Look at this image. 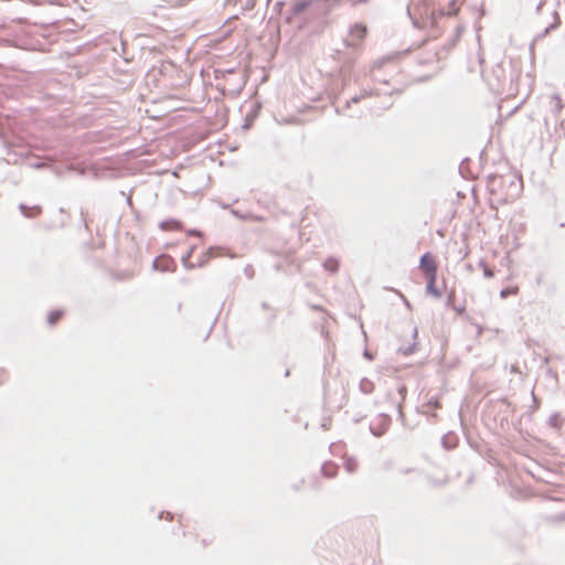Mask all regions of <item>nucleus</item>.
I'll return each instance as SVG.
<instances>
[{"mask_svg": "<svg viewBox=\"0 0 565 565\" xmlns=\"http://www.w3.org/2000/svg\"><path fill=\"white\" fill-rule=\"evenodd\" d=\"M426 280H427V286H426L427 292L435 297H438L440 294L436 288L437 276L426 277Z\"/></svg>", "mask_w": 565, "mask_h": 565, "instance_id": "6e6552de", "label": "nucleus"}, {"mask_svg": "<svg viewBox=\"0 0 565 565\" xmlns=\"http://www.w3.org/2000/svg\"><path fill=\"white\" fill-rule=\"evenodd\" d=\"M322 475L327 478H333L338 473V466L332 461H327L321 468Z\"/></svg>", "mask_w": 565, "mask_h": 565, "instance_id": "39448f33", "label": "nucleus"}, {"mask_svg": "<svg viewBox=\"0 0 565 565\" xmlns=\"http://www.w3.org/2000/svg\"><path fill=\"white\" fill-rule=\"evenodd\" d=\"M484 275H486L487 277H492V276H493V273H492L490 269H486V270H484Z\"/></svg>", "mask_w": 565, "mask_h": 565, "instance_id": "f8f14e48", "label": "nucleus"}, {"mask_svg": "<svg viewBox=\"0 0 565 565\" xmlns=\"http://www.w3.org/2000/svg\"><path fill=\"white\" fill-rule=\"evenodd\" d=\"M463 4V0H451L447 9H439L437 12L433 13V19L436 20L437 17H454L457 15Z\"/></svg>", "mask_w": 565, "mask_h": 565, "instance_id": "7ed1b4c3", "label": "nucleus"}, {"mask_svg": "<svg viewBox=\"0 0 565 565\" xmlns=\"http://www.w3.org/2000/svg\"><path fill=\"white\" fill-rule=\"evenodd\" d=\"M160 227L163 231H180L181 230V223L175 220H169L164 221L160 224Z\"/></svg>", "mask_w": 565, "mask_h": 565, "instance_id": "0eeeda50", "label": "nucleus"}, {"mask_svg": "<svg viewBox=\"0 0 565 565\" xmlns=\"http://www.w3.org/2000/svg\"><path fill=\"white\" fill-rule=\"evenodd\" d=\"M419 269L425 275V277H435L437 276V262L435 256L431 253H425L419 260Z\"/></svg>", "mask_w": 565, "mask_h": 565, "instance_id": "f257e3e1", "label": "nucleus"}, {"mask_svg": "<svg viewBox=\"0 0 565 565\" xmlns=\"http://www.w3.org/2000/svg\"><path fill=\"white\" fill-rule=\"evenodd\" d=\"M367 28L363 24H354L351 28L349 35V43L352 46H358L362 43L364 38L366 36Z\"/></svg>", "mask_w": 565, "mask_h": 565, "instance_id": "f03ea898", "label": "nucleus"}, {"mask_svg": "<svg viewBox=\"0 0 565 565\" xmlns=\"http://www.w3.org/2000/svg\"><path fill=\"white\" fill-rule=\"evenodd\" d=\"M153 267L161 271H173L175 263L170 256L161 255L154 259Z\"/></svg>", "mask_w": 565, "mask_h": 565, "instance_id": "20e7f679", "label": "nucleus"}, {"mask_svg": "<svg viewBox=\"0 0 565 565\" xmlns=\"http://www.w3.org/2000/svg\"><path fill=\"white\" fill-rule=\"evenodd\" d=\"M518 294H519V287L518 286H511V287L502 289L500 296L502 298H508L509 296H515Z\"/></svg>", "mask_w": 565, "mask_h": 565, "instance_id": "9d476101", "label": "nucleus"}, {"mask_svg": "<svg viewBox=\"0 0 565 565\" xmlns=\"http://www.w3.org/2000/svg\"><path fill=\"white\" fill-rule=\"evenodd\" d=\"M63 317L62 310H53L47 315V322L54 326Z\"/></svg>", "mask_w": 565, "mask_h": 565, "instance_id": "1a4fd4ad", "label": "nucleus"}, {"mask_svg": "<svg viewBox=\"0 0 565 565\" xmlns=\"http://www.w3.org/2000/svg\"><path fill=\"white\" fill-rule=\"evenodd\" d=\"M326 267H327V268H329V269H331V270H335V269H337V263H335V262H333V260H328V262L326 263Z\"/></svg>", "mask_w": 565, "mask_h": 565, "instance_id": "9b49d317", "label": "nucleus"}, {"mask_svg": "<svg viewBox=\"0 0 565 565\" xmlns=\"http://www.w3.org/2000/svg\"><path fill=\"white\" fill-rule=\"evenodd\" d=\"M343 467L349 473H353L358 469V461L353 457L344 455Z\"/></svg>", "mask_w": 565, "mask_h": 565, "instance_id": "423d86ee", "label": "nucleus"}]
</instances>
